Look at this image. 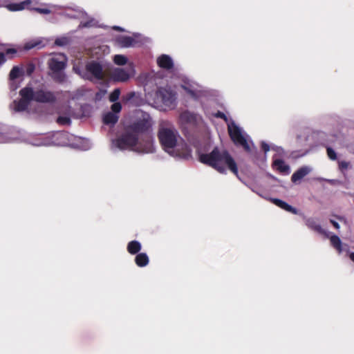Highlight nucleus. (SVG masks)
<instances>
[{"mask_svg": "<svg viewBox=\"0 0 354 354\" xmlns=\"http://www.w3.org/2000/svg\"><path fill=\"white\" fill-rule=\"evenodd\" d=\"M151 119L148 114L137 120L118 138L113 139L111 150H129L140 153H152L155 151L154 138L151 133Z\"/></svg>", "mask_w": 354, "mask_h": 354, "instance_id": "nucleus-1", "label": "nucleus"}, {"mask_svg": "<svg viewBox=\"0 0 354 354\" xmlns=\"http://www.w3.org/2000/svg\"><path fill=\"white\" fill-rule=\"evenodd\" d=\"M158 137L162 149L171 156L180 159H188L191 156L188 145L170 122H160Z\"/></svg>", "mask_w": 354, "mask_h": 354, "instance_id": "nucleus-2", "label": "nucleus"}, {"mask_svg": "<svg viewBox=\"0 0 354 354\" xmlns=\"http://www.w3.org/2000/svg\"><path fill=\"white\" fill-rule=\"evenodd\" d=\"M210 140L207 141V145L198 149L199 161L206 165L212 167L221 174H225L227 167L234 174H237L238 168L234 160L225 149L214 147L209 151Z\"/></svg>", "mask_w": 354, "mask_h": 354, "instance_id": "nucleus-3", "label": "nucleus"}, {"mask_svg": "<svg viewBox=\"0 0 354 354\" xmlns=\"http://www.w3.org/2000/svg\"><path fill=\"white\" fill-rule=\"evenodd\" d=\"M217 118L223 119L227 122V130L230 136L237 147H242L247 153H250L255 162H257L259 152L257 149L254 151H252L250 144L254 147V144L250 139V136L243 131L242 128L239 127L233 120H230L228 122V119L225 114L221 111H218L216 113Z\"/></svg>", "mask_w": 354, "mask_h": 354, "instance_id": "nucleus-4", "label": "nucleus"}, {"mask_svg": "<svg viewBox=\"0 0 354 354\" xmlns=\"http://www.w3.org/2000/svg\"><path fill=\"white\" fill-rule=\"evenodd\" d=\"M73 71L84 80L100 81L104 79V64L100 60L87 62L85 66L80 63H74Z\"/></svg>", "mask_w": 354, "mask_h": 354, "instance_id": "nucleus-5", "label": "nucleus"}, {"mask_svg": "<svg viewBox=\"0 0 354 354\" xmlns=\"http://www.w3.org/2000/svg\"><path fill=\"white\" fill-rule=\"evenodd\" d=\"M48 135L53 141L52 145H71L83 151L88 150L92 146L89 140L76 137L64 131L48 133Z\"/></svg>", "mask_w": 354, "mask_h": 354, "instance_id": "nucleus-6", "label": "nucleus"}, {"mask_svg": "<svg viewBox=\"0 0 354 354\" xmlns=\"http://www.w3.org/2000/svg\"><path fill=\"white\" fill-rule=\"evenodd\" d=\"M153 106L162 109L163 106L173 109L176 106V93L171 88L160 87L156 92Z\"/></svg>", "mask_w": 354, "mask_h": 354, "instance_id": "nucleus-7", "label": "nucleus"}, {"mask_svg": "<svg viewBox=\"0 0 354 354\" xmlns=\"http://www.w3.org/2000/svg\"><path fill=\"white\" fill-rule=\"evenodd\" d=\"M24 95L31 97L32 101L39 103L54 104L57 101V96L53 91L43 88H34L26 86L24 88Z\"/></svg>", "mask_w": 354, "mask_h": 354, "instance_id": "nucleus-8", "label": "nucleus"}, {"mask_svg": "<svg viewBox=\"0 0 354 354\" xmlns=\"http://www.w3.org/2000/svg\"><path fill=\"white\" fill-rule=\"evenodd\" d=\"M19 140L20 142H25L35 147L50 146L52 145L51 138L48 133L46 134H32L27 133L24 130L20 129L17 131Z\"/></svg>", "mask_w": 354, "mask_h": 354, "instance_id": "nucleus-9", "label": "nucleus"}, {"mask_svg": "<svg viewBox=\"0 0 354 354\" xmlns=\"http://www.w3.org/2000/svg\"><path fill=\"white\" fill-rule=\"evenodd\" d=\"M136 73L134 65L132 62L125 67H115L111 70L110 77L113 82H126Z\"/></svg>", "mask_w": 354, "mask_h": 354, "instance_id": "nucleus-10", "label": "nucleus"}, {"mask_svg": "<svg viewBox=\"0 0 354 354\" xmlns=\"http://www.w3.org/2000/svg\"><path fill=\"white\" fill-rule=\"evenodd\" d=\"M308 227L324 237L330 238L331 244L339 253L343 251L342 242L339 238L337 236L331 235V233L322 226L320 223H308Z\"/></svg>", "mask_w": 354, "mask_h": 354, "instance_id": "nucleus-11", "label": "nucleus"}, {"mask_svg": "<svg viewBox=\"0 0 354 354\" xmlns=\"http://www.w3.org/2000/svg\"><path fill=\"white\" fill-rule=\"evenodd\" d=\"M182 123L194 129H203L205 127V122L202 117L196 113L185 111L180 115Z\"/></svg>", "mask_w": 354, "mask_h": 354, "instance_id": "nucleus-12", "label": "nucleus"}, {"mask_svg": "<svg viewBox=\"0 0 354 354\" xmlns=\"http://www.w3.org/2000/svg\"><path fill=\"white\" fill-rule=\"evenodd\" d=\"M24 88L20 90L19 95L21 96V99L19 100H14L13 102L10 104L11 109L17 113H23L26 112L27 113H30V102L32 101L31 97H26L24 95Z\"/></svg>", "mask_w": 354, "mask_h": 354, "instance_id": "nucleus-13", "label": "nucleus"}, {"mask_svg": "<svg viewBox=\"0 0 354 354\" xmlns=\"http://www.w3.org/2000/svg\"><path fill=\"white\" fill-rule=\"evenodd\" d=\"M19 129L10 127L6 125L0 124V143H6L13 141H18Z\"/></svg>", "mask_w": 354, "mask_h": 354, "instance_id": "nucleus-14", "label": "nucleus"}, {"mask_svg": "<svg viewBox=\"0 0 354 354\" xmlns=\"http://www.w3.org/2000/svg\"><path fill=\"white\" fill-rule=\"evenodd\" d=\"M140 36V34H133L132 37L122 35L117 37L116 41L118 45L122 48L139 46L142 44Z\"/></svg>", "mask_w": 354, "mask_h": 354, "instance_id": "nucleus-15", "label": "nucleus"}, {"mask_svg": "<svg viewBox=\"0 0 354 354\" xmlns=\"http://www.w3.org/2000/svg\"><path fill=\"white\" fill-rule=\"evenodd\" d=\"M67 64V58L64 54H59L51 57L48 66L51 72L64 71Z\"/></svg>", "mask_w": 354, "mask_h": 354, "instance_id": "nucleus-16", "label": "nucleus"}, {"mask_svg": "<svg viewBox=\"0 0 354 354\" xmlns=\"http://www.w3.org/2000/svg\"><path fill=\"white\" fill-rule=\"evenodd\" d=\"M182 88L190 95L193 98H198L201 93V87L200 85L191 80H185L182 84Z\"/></svg>", "mask_w": 354, "mask_h": 354, "instance_id": "nucleus-17", "label": "nucleus"}, {"mask_svg": "<svg viewBox=\"0 0 354 354\" xmlns=\"http://www.w3.org/2000/svg\"><path fill=\"white\" fill-rule=\"evenodd\" d=\"M273 156L272 167L283 175H288L290 173V167L282 159L276 158Z\"/></svg>", "mask_w": 354, "mask_h": 354, "instance_id": "nucleus-18", "label": "nucleus"}, {"mask_svg": "<svg viewBox=\"0 0 354 354\" xmlns=\"http://www.w3.org/2000/svg\"><path fill=\"white\" fill-rule=\"evenodd\" d=\"M65 17H67L68 18L71 19H82V18H88L86 12L80 8H68L66 9L64 14Z\"/></svg>", "mask_w": 354, "mask_h": 354, "instance_id": "nucleus-19", "label": "nucleus"}, {"mask_svg": "<svg viewBox=\"0 0 354 354\" xmlns=\"http://www.w3.org/2000/svg\"><path fill=\"white\" fill-rule=\"evenodd\" d=\"M312 171V168L309 166H303L298 169L291 176V180L293 183L299 182L304 177Z\"/></svg>", "mask_w": 354, "mask_h": 354, "instance_id": "nucleus-20", "label": "nucleus"}, {"mask_svg": "<svg viewBox=\"0 0 354 354\" xmlns=\"http://www.w3.org/2000/svg\"><path fill=\"white\" fill-rule=\"evenodd\" d=\"M158 64L160 68L165 69H171L174 66L172 58L167 55H160L157 60Z\"/></svg>", "mask_w": 354, "mask_h": 354, "instance_id": "nucleus-21", "label": "nucleus"}, {"mask_svg": "<svg viewBox=\"0 0 354 354\" xmlns=\"http://www.w3.org/2000/svg\"><path fill=\"white\" fill-rule=\"evenodd\" d=\"M31 3V0H26L19 3H12L6 6V8L11 12L21 11L24 10Z\"/></svg>", "mask_w": 354, "mask_h": 354, "instance_id": "nucleus-22", "label": "nucleus"}, {"mask_svg": "<svg viewBox=\"0 0 354 354\" xmlns=\"http://www.w3.org/2000/svg\"><path fill=\"white\" fill-rule=\"evenodd\" d=\"M272 202L274 205H276L277 207L288 212H290L292 214H298V211L297 209H295V207H292L291 205H290L289 204H288L286 202L281 200V199H278V198H273L272 199Z\"/></svg>", "mask_w": 354, "mask_h": 354, "instance_id": "nucleus-23", "label": "nucleus"}, {"mask_svg": "<svg viewBox=\"0 0 354 354\" xmlns=\"http://www.w3.org/2000/svg\"><path fill=\"white\" fill-rule=\"evenodd\" d=\"M50 76L55 82L59 84H64L67 81V76L64 71L51 72Z\"/></svg>", "mask_w": 354, "mask_h": 354, "instance_id": "nucleus-24", "label": "nucleus"}, {"mask_svg": "<svg viewBox=\"0 0 354 354\" xmlns=\"http://www.w3.org/2000/svg\"><path fill=\"white\" fill-rule=\"evenodd\" d=\"M118 115L109 111L103 116V122L105 124L113 126L118 120Z\"/></svg>", "mask_w": 354, "mask_h": 354, "instance_id": "nucleus-25", "label": "nucleus"}, {"mask_svg": "<svg viewBox=\"0 0 354 354\" xmlns=\"http://www.w3.org/2000/svg\"><path fill=\"white\" fill-rule=\"evenodd\" d=\"M141 243L138 241H131L127 244V251L131 254H136L140 251Z\"/></svg>", "mask_w": 354, "mask_h": 354, "instance_id": "nucleus-26", "label": "nucleus"}, {"mask_svg": "<svg viewBox=\"0 0 354 354\" xmlns=\"http://www.w3.org/2000/svg\"><path fill=\"white\" fill-rule=\"evenodd\" d=\"M135 262L139 267H145L149 263V257L146 253H139L135 258Z\"/></svg>", "mask_w": 354, "mask_h": 354, "instance_id": "nucleus-27", "label": "nucleus"}, {"mask_svg": "<svg viewBox=\"0 0 354 354\" xmlns=\"http://www.w3.org/2000/svg\"><path fill=\"white\" fill-rule=\"evenodd\" d=\"M24 73V72L22 68H21L18 66H15L12 68V70L10 72V74H9L10 80H16L18 77L23 75Z\"/></svg>", "mask_w": 354, "mask_h": 354, "instance_id": "nucleus-28", "label": "nucleus"}, {"mask_svg": "<svg viewBox=\"0 0 354 354\" xmlns=\"http://www.w3.org/2000/svg\"><path fill=\"white\" fill-rule=\"evenodd\" d=\"M70 110L63 115H59L57 119V122L61 125H70L71 123Z\"/></svg>", "mask_w": 354, "mask_h": 354, "instance_id": "nucleus-29", "label": "nucleus"}, {"mask_svg": "<svg viewBox=\"0 0 354 354\" xmlns=\"http://www.w3.org/2000/svg\"><path fill=\"white\" fill-rule=\"evenodd\" d=\"M71 43V38L68 36H62L57 37L55 41V44L57 46H66Z\"/></svg>", "mask_w": 354, "mask_h": 354, "instance_id": "nucleus-30", "label": "nucleus"}, {"mask_svg": "<svg viewBox=\"0 0 354 354\" xmlns=\"http://www.w3.org/2000/svg\"><path fill=\"white\" fill-rule=\"evenodd\" d=\"M41 41L40 40H31L26 42L24 45V49L29 50L32 48H41L42 47Z\"/></svg>", "mask_w": 354, "mask_h": 354, "instance_id": "nucleus-31", "label": "nucleus"}, {"mask_svg": "<svg viewBox=\"0 0 354 354\" xmlns=\"http://www.w3.org/2000/svg\"><path fill=\"white\" fill-rule=\"evenodd\" d=\"M17 53V50L15 48H8L6 53L0 52V66L5 63L6 61V55L12 57V55Z\"/></svg>", "mask_w": 354, "mask_h": 354, "instance_id": "nucleus-32", "label": "nucleus"}, {"mask_svg": "<svg viewBox=\"0 0 354 354\" xmlns=\"http://www.w3.org/2000/svg\"><path fill=\"white\" fill-rule=\"evenodd\" d=\"M113 62L118 66H127L130 62H128V59L123 55H115L113 57Z\"/></svg>", "mask_w": 354, "mask_h": 354, "instance_id": "nucleus-33", "label": "nucleus"}, {"mask_svg": "<svg viewBox=\"0 0 354 354\" xmlns=\"http://www.w3.org/2000/svg\"><path fill=\"white\" fill-rule=\"evenodd\" d=\"M97 26V21L94 18H89L86 21H81L79 27L80 28H91Z\"/></svg>", "mask_w": 354, "mask_h": 354, "instance_id": "nucleus-34", "label": "nucleus"}, {"mask_svg": "<svg viewBox=\"0 0 354 354\" xmlns=\"http://www.w3.org/2000/svg\"><path fill=\"white\" fill-rule=\"evenodd\" d=\"M47 6L48 8H31V10H35L37 12L40 13V14L48 15V14L51 13V12H52L50 8H55V6L52 5V4H48V5H47Z\"/></svg>", "mask_w": 354, "mask_h": 354, "instance_id": "nucleus-35", "label": "nucleus"}, {"mask_svg": "<svg viewBox=\"0 0 354 354\" xmlns=\"http://www.w3.org/2000/svg\"><path fill=\"white\" fill-rule=\"evenodd\" d=\"M261 149L264 151L265 154L263 158V162H266L267 159V153L271 150V145L266 143L265 141H262L261 143Z\"/></svg>", "mask_w": 354, "mask_h": 354, "instance_id": "nucleus-36", "label": "nucleus"}, {"mask_svg": "<svg viewBox=\"0 0 354 354\" xmlns=\"http://www.w3.org/2000/svg\"><path fill=\"white\" fill-rule=\"evenodd\" d=\"M120 95V88H115L109 95V100L112 102H115L119 99Z\"/></svg>", "mask_w": 354, "mask_h": 354, "instance_id": "nucleus-37", "label": "nucleus"}, {"mask_svg": "<svg viewBox=\"0 0 354 354\" xmlns=\"http://www.w3.org/2000/svg\"><path fill=\"white\" fill-rule=\"evenodd\" d=\"M327 155L328 158L332 160H335L337 158V153L335 150L330 147H326Z\"/></svg>", "mask_w": 354, "mask_h": 354, "instance_id": "nucleus-38", "label": "nucleus"}, {"mask_svg": "<svg viewBox=\"0 0 354 354\" xmlns=\"http://www.w3.org/2000/svg\"><path fill=\"white\" fill-rule=\"evenodd\" d=\"M350 167V162H347V161H345V160H339L338 161V167H339V169L342 171V172H344V170H346L349 168Z\"/></svg>", "mask_w": 354, "mask_h": 354, "instance_id": "nucleus-39", "label": "nucleus"}, {"mask_svg": "<svg viewBox=\"0 0 354 354\" xmlns=\"http://www.w3.org/2000/svg\"><path fill=\"white\" fill-rule=\"evenodd\" d=\"M271 150L275 151L277 155L279 156H283L285 154L284 149L281 147L277 146L275 145H271Z\"/></svg>", "mask_w": 354, "mask_h": 354, "instance_id": "nucleus-40", "label": "nucleus"}, {"mask_svg": "<svg viewBox=\"0 0 354 354\" xmlns=\"http://www.w3.org/2000/svg\"><path fill=\"white\" fill-rule=\"evenodd\" d=\"M122 109V105L120 102H114L111 106V110L113 113H115L118 115V113L120 112Z\"/></svg>", "mask_w": 354, "mask_h": 354, "instance_id": "nucleus-41", "label": "nucleus"}, {"mask_svg": "<svg viewBox=\"0 0 354 354\" xmlns=\"http://www.w3.org/2000/svg\"><path fill=\"white\" fill-rule=\"evenodd\" d=\"M136 95V93L132 91V92H129L128 93H127L124 97H123V100L125 101V102H129L131 101Z\"/></svg>", "mask_w": 354, "mask_h": 354, "instance_id": "nucleus-42", "label": "nucleus"}, {"mask_svg": "<svg viewBox=\"0 0 354 354\" xmlns=\"http://www.w3.org/2000/svg\"><path fill=\"white\" fill-rule=\"evenodd\" d=\"M10 88L12 91H15L19 86V83L16 80H10Z\"/></svg>", "mask_w": 354, "mask_h": 354, "instance_id": "nucleus-43", "label": "nucleus"}, {"mask_svg": "<svg viewBox=\"0 0 354 354\" xmlns=\"http://www.w3.org/2000/svg\"><path fill=\"white\" fill-rule=\"evenodd\" d=\"M35 66L32 64H30L27 66L26 67V75H31V74L33 73V71H35Z\"/></svg>", "mask_w": 354, "mask_h": 354, "instance_id": "nucleus-44", "label": "nucleus"}, {"mask_svg": "<svg viewBox=\"0 0 354 354\" xmlns=\"http://www.w3.org/2000/svg\"><path fill=\"white\" fill-rule=\"evenodd\" d=\"M114 30H119V31H124L123 28L120 26H113V28Z\"/></svg>", "mask_w": 354, "mask_h": 354, "instance_id": "nucleus-45", "label": "nucleus"}, {"mask_svg": "<svg viewBox=\"0 0 354 354\" xmlns=\"http://www.w3.org/2000/svg\"><path fill=\"white\" fill-rule=\"evenodd\" d=\"M331 223L333 224V225L334 226L335 228H336V229L339 228V223Z\"/></svg>", "mask_w": 354, "mask_h": 354, "instance_id": "nucleus-46", "label": "nucleus"}, {"mask_svg": "<svg viewBox=\"0 0 354 354\" xmlns=\"http://www.w3.org/2000/svg\"><path fill=\"white\" fill-rule=\"evenodd\" d=\"M350 259L354 262V252L350 254Z\"/></svg>", "mask_w": 354, "mask_h": 354, "instance_id": "nucleus-47", "label": "nucleus"}]
</instances>
